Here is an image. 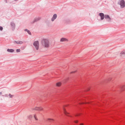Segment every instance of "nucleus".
Listing matches in <instances>:
<instances>
[{"mask_svg":"<svg viewBox=\"0 0 125 125\" xmlns=\"http://www.w3.org/2000/svg\"><path fill=\"white\" fill-rule=\"evenodd\" d=\"M42 44L45 47H48L49 46V41L47 39H43L42 41Z\"/></svg>","mask_w":125,"mask_h":125,"instance_id":"f257e3e1","label":"nucleus"},{"mask_svg":"<svg viewBox=\"0 0 125 125\" xmlns=\"http://www.w3.org/2000/svg\"><path fill=\"white\" fill-rule=\"evenodd\" d=\"M118 3L120 5L121 8H124L125 7V1L124 0H119Z\"/></svg>","mask_w":125,"mask_h":125,"instance_id":"f03ea898","label":"nucleus"},{"mask_svg":"<svg viewBox=\"0 0 125 125\" xmlns=\"http://www.w3.org/2000/svg\"><path fill=\"white\" fill-rule=\"evenodd\" d=\"M41 19V18L40 17H37L34 18V20L31 21L30 23L31 24H33L35 22L39 21Z\"/></svg>","mask_w":125,"mask_h":125,"instance_id":"7ed1b4c3","label":"nucleus"},{"mask_svg":"<svg viewBox=\"0 0 125 125\" xmlns=\"http://www.w3.org/2000/svg\"><path fill=\"white\" fill-rule=\"evenodd\" d=\"M33 45L37 50H38L39 49V45L38 41H37L34 42L33 43Z\"/></svg>","mask_w":125,"mask_h":125,"instance_id":"20e7f679","label":"nucleus"},{"mask_svg":"<svg viewBox=\"0 0 125 125\" xmlns=\"http://www.w3.org/2000/svg\"><path fill=\"white\" fill-rule=\"evenodd\" d=\"M104 18L108 22H110L111 20V18L108 15H105Z\"/></svg>","mask_w":125,"mask_h":125,"instance_id":"39448f33","label":"nucleus"},{"mask_svg":"<svg viewBox=\"0 0 125 125\" xmlns=\"http://www.w3.org/2000/svg\"><path fill=\"white\" fill-rule=\"evenodd\" d=\"M10 25L11 27L12 30H14L15 27V23L13 21L11 22L10 23Z\"/></svg>","mask_w":125,"mask_h":125,"instance_id":"423d86ee","label":"nucleus"},{"mask_svg":"<svg viewBox=\"0 0 125 125\" xmlns=\"http://www.w3.org/2000/svg\"><path fill=\"white\" fill-rule=\"evenodd\" d=\"M98 15L100 17V19L101 20H103L104 18L105 15L103 13H99Z\"/></svg>","mask_w":125,"mask_h":125,"instance_id":"0eeeda50","label":"nucleus"},{"mask_svg":"<svg viewBox=\"0 0 125 125\" xmlns=\"http://www.w3.org/2000/svg\"><path fill=\"white\" fill-rule=\"evenodd\" d=\"M43 109V108L41 107H36L32 109L33 110H37L39 111H40L42 110Z\"/></svg>","mask_w":125,"mask_h":125,"instance_id":"6e6552de","label":"nucleus"},{"mask_svg":"<svg viewBox=\"0 0 125 125\" xmlns=\"http://www.w3.org/2000/svg\"><path fill=\"white\" fill-rule=\"evenodd\" d=\"M57 17V15L56 14H54L51 19V21H54Z\"/></svg>","mask_w":125,"mask_h":125,"instance_id":"1a4fd4ad","label":"nucleus"},{"mask_svg":"<svg viewBox=\"0 0 125 125\" xmlns=\"http://www.w3.org/2000/svg\"><path fill=\"white\" fill-rule=\"evenodd\" d=\"M17 43V44H22L23 43V42L22 41H15L14 42V43Z\"/></svg>","mask_w":125,"mask_h":125,"instance_id":"9d476101","label":"nucleus"},{"mask_svg":"<svg viewBox=\"0 0 125 125\" xmlns=\"http://www.w3.org/2000/svg\"><path fill=\"white\" fill-rule=\"evenodd\" d=\"M7 51L8 52H14V50L13 49H7Z\"/></svg>","mask_w":125,"mask_h":125,"instance_id":"9b49d317","label":"nucleus"},{"mask_svg":"<svg viewBox=\"0 0 125 125\" xmlns=\"http://www.w3.org/2000/svg\"><path fill=\"white\" fill-rule=\"evenodd\" d=\"M24 31H26L27 32V33L30 35H31V32H30V31L28 30V29H25L24 30Z\"/></svg>","mask_w":125,"mask_h":125,"instance_id":"f8f14e48","label":"nucleus"},{"mask_svg":"<svg viewBox=\"0 0 125 125\" xmlns=\"http://www.w3.org/2000/svg\"><path fill=\"white\" fill-rule=\"evenodd\" d=\"M60 41L61 42H63L65 41H68V40L67 39L64 38H61V39Z\"/></svg>","mask_w":125,"mask_h":125,"instance_id":"ddd939ff","label":"nucleus"},{"mask_svg":"<svg viewBox=\"0 0 125 125\" xmlns=\"http://www.w3.org/2000/svg\"><path fill=\"white\" fill-rule=\"evenodd\" d=\"M121 55H124L125 54V51H122L121 53Z\"/></svg>","mask_w":125,"mask_h":125,"instance_id":"4468645a","label":"nucleus"},{"mask_svg":"<svg viewBox=\"0 0 125 125\" xmlns=\"http://www.w3.org/2000/svg\"><path fill=\"white\" fill-rule=\"evenodd\" d=\"M121 89L122 90H124L125 89V85L122 86L121 87Z\"/></svg>","mask_w":125,"mask_h":125,"instance_id":"2eb2a0df","label":"nucleus"},{"mask_svg":"<svg viewBox=\"0 0 125 125\" xmlns=\"http://www.w3.org/2000/svg\"><path fill=\"white\" fill-rule=\"evenodd\" d=\"M61 85L60 83H56V85L58 86H59Z\"/></svg>","mask_w":125,"mask_h":125,"instance_id":"dca6fc26","label":"nucleus"},{"mask_svg":"<svg viewBox=\"0 0 125 125\" xmlns=\"http://www.w3.org/2000/svg\"><path fill=\"white\" fill-rule=\"evenodd\" d=\"M16 52H20V51H21V50H20V49H17L16 50Z\"/></svg>","mask_w":125,"mask_h":125,"instance_id":"f3484780","label":"nucleus"},{"mask_svg":"<svg viewBox=\"0 0 125 125\" xmlns=\"http://www.w3.org/2000/svg\"><path fill=\"white\" fill-rule=\"evenodd\" d=\"M9 96L10 98H12L14 96L13 95H11L10 94H9Z\"/></svg>","mask_w":125,"mask_h":125,"instance_id":"a211bd4d","label":"nucleus"},{"mask_svg":"<svg viewBox=\"0 0 125 125\" xmlns=\"http://www.w3.org/2000/svg\"><path fill=\"white\" fill-rule=\"evenodd\" d=\"M32 116L31 115H30L29 116L28 118L29 119H31L32 118Z\"/></svg>","mask_w":125,"mask_h":125,"instance_id":"6ab92c4d","label":"nucleus"},{"mask_svg":"<svg viewBox=\"0 0 125 125\" xmlns=\"http://www.w3.org/2000/svg\"><path fill=\"white\" fill-rule=\"evenodd\" d=\"M3 28L1 26H0V30L2 31L3 30Z\"/></svg>","mask_w":125,"mask_h":125,"instance_id":"aec40b11","label":"nucleus"},{"mask_svg":"<svg viewBox=\"0 0 125 125\" xmlns=\"http://www.w3.org/2000/svg\"><path fill=\"white\" fill-rule=\"evenodd\" d=\"M34 118L35 120H38V119L36 118V116L35 115H34Z\"/></svg>","mask_w":125,"mask_h":125,"instance_id":"412c9836","label":"nucleus"},{"mask_svg":"<svg viewBox=\"0 0 125 125\" xmlns=\"http://www.w3.org/2000/svg\"><path fill=\"white\" fill-rule=\"evenodd\" d=\"M63 110H64V113L66 114V115L67 114V112H66L65 111V110L64 109V108L63 109Z\"/></svg>","mask_w":125,"mask_h":125,"instance_id":"4be33fe9","label":"nucleus"},{"mask_svg":"<svg viewBox=\"0 0 125 125\" xmlns=\"http://www.w3.org/2000/svg\"><path fill=\"white\" fill-rule=\"evenodd\" d=\"M3 96H5V97H8V95L7 94H6L4 95H2Z\"/></svg>","mask_w":125,"mask_h":125,"instance_id":"5701e85b","label":"nucleus"},{"mask_svg":"<svg viewBox=\"0 0 125 125\" xmlns=\"http://www.w3.org/2000/svg\"><path fill=\"white\" fill-rule=\"evenodd\" d=\"M50 120H53L52 119H48V121H49Z\"/></svg>","mask_w":125,"mask_h":125,"instance_id":"b1692460","label":"nucleus"},{"mask_svg":"<svg viewBox=\"0 0 125 125\" xmlns=\"http://www.w3.org/2000/svg\"><path fill=\"white\" fill-rule=\"evenodd\" d=\"M78 122V121H75V122L76 123H77Z\"/></svg>","mask_w":125,"mask_h":125,"instance_id":"393cba45","label":"nucleus"},{"mask_svg":"<svg viewBox=\"0 0 125 125\" xmlns=\"http://www.w3.org/2000/svg\"><path fill=\"white\" fill-rule=\"evenodd\" d=\"M75 72V71H74V72H72L71 73H74Z\"/></svg>","mask_w":125,"mask_h":125,"instance_id":"a878e982","label":"nucleus"},{"mask_svg":"<svg viewBox=\"0 0 125 125\" xmlns=\"http://www.w3.org/2000/svg\"><path fill=\"white\" fill-rule=\"evenodd\" d=\"M2 94V92H0V95H1V94Z\"/></svg>","mask_w":125,"mask_h":125,"instance_id":"bb28decb","label":"nucleus"},{"mask_svg":"<svg viewBox=\"0 0 125 125\" xmlns=\"http://www.w3.org/2000/svg\"><path fill=\"white\" fill-rule=\"evenodd\" d=\"M83 124H81L80 125H83Z\"/></svg>","mask_w":125,"mask_h":125,"instance_id":"cd10ccee","label":"nucleus"},{"mask_svg":"<svg viewBox=\"0 0 125 125\" xmlns=\"http://www.w3.org/2000/svg\"><path fill=\"white\" fill-rule=\"evenodd\" d=\"M88 90H89V89H88Z\"/></svg>","mask_w":125,"mask_h":125,"instance_id":"c85d7f7f","label":"nucleus"}]
</instances>
